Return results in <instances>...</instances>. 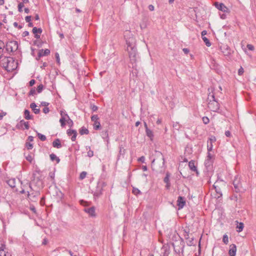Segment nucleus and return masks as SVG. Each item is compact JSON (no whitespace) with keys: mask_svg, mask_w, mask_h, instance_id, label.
<instances>
[{"mask_svg":"<svg viewBox=\"0 0 256 256\" xmlns=\"http://www.w3.org/2000/svg\"><path fill=\"white\" fill-rule=\"evenodd\" d=\"M126 42L130 62L134 68L136 66V62L138 58L136 48V40L133 37H131L126 39Z\"/></svg>","mask_w":256,"mask_h":256,"instance_id":"nucleus-1","label":"nucleus"},{"mask_svg":"<svg viewBox=\"0 0 256 256\" xmlns=\"http://www.w3.org/2000/svg\"><path fill=\"white\" fill-rule=\"evenodd\" d=\"M2 66L8 71L12 72L16 69V63L12 58L4 57L2 60Z\"/></svg>","mask_w":256,"mask_h":256,"instance_id":"nucleus-2","label":"nucleus"},{"mask_svg":"<svg viewBox=\"0 0 256 256\" xmlns=\"http://www.w3.org/2000/svg\"><path fill=\"white\" fill-rule=\"evenodd\" d=\"M226 182L222 180H218L213 185V188L215 190L216 194L215 198H221L222 196V192L221 190V188L222 186H225Z\"/></svg>","mask_w":256,"mask_h":256,"instance_id":"nucleus-3","label":"nucleus"},{"mask_svg":"<svg viewBox=\"0 0 256 256\" xmlns=\"http://www.w3.org/2000/svg\"><path fill=\"white\" fill-rule=\"evenodd\" d=\"M232 184L234 186V191L236 192H240L243 190L240 178L238 175L235 176Z\"/></svg>","mask_w":256,"mask_h":256,"instance_id":"nucleus-4","label":"nucleus"},{"mask_svg":"<svg viewBox=\"0 0 256 256\" xmlns=\"http://www.w3.org/2000/svg\"><path fill=\"white\" fill-rule=\"evenodd\" d=\"M18 48V44L16 41L11 40L6 44V50L8 52L16 51Z\"/></svg>","mask_w":256,"mask_h":256,"instance_id":"nucleus-5","label":"nucleus"},{"mask_svg":"<svg viewBox=\"0 0 256 256\" xmlns=\"http://www.w3.org/2000/svg\"><path fill=\"white\" fill-rule=\"evenodd\" d=\"M208 108L210 110L217 112L220 108V104L217 100H212L208 102Z\"/></svg>","mask_w":256,"mask_h":256,"instance_id":"nucleus-6","label":"nucleus"},{"mask_svg":"<svg viewBox=\"0 0 256 256\" xmlns=\"http://www.w3.org/2000/svg\"><path fill=\"white\" fill-rule=\"evenodd\" d=\"M214 6L218 10L224 12L229 13L230 12V10L223 3L215 2Z\"/></svg>","mask_w":256,"mask_h":256,"instance_id":"nucleus-7","label":"nucleus"},{"mask_svg":"<svg viewBox=\"0 0 256 256\" xmlns=\"http://www.w3.org/2000/svg\"><path fill=\"white\" fill-rule=\"evenodd\" d=\"M221 52L225 56H229L231 54V50L230 48L226 44H222L220 48Z\"/></svg>","mask_w":256,"mask_h":256,"instance_id":"nucleus-8","label":"nucleus"},{"mask_svg":"<svg viewBox=\"0 0 256 256\" xmlns=\"http://www.w3.org/2000/svg\"><path fill=\"white\" fill-rule=\"evenodd\" d=\"M102 186L100 183L98 184L96 189L94 193V198H98L102 194L103 190Z\"/></svg>","mask_w":256,"mask_h":256,"instance_id":"nucleus-9","label":"nucleus"},{"mask_svg":"<svg viewBox=\"0 0 256 256\" xmlns=\"http://www.w3.org/2000/svg\"><path fill=\"white\" fill-rule=\"evenodd\" d=\"M60 114L61 118L60 120V122L61 124V126L64 127L66 125L65 122L66 120V118H68L69 116L66 112L63 110H61Z\"/></svg>","mask_w":256,"mask_h":256,"instance_id":"nucleus-10","label":"nucleus"},{"mask_svg":"<svg viewBox=\"0 0 256 256\" xmlns=\"http://www.w3.org/2000/svg\"><path fill=\"white\" fill-rule=\"evenodd\" d=\"M185 204L186 201L184 198L181 196H179L177 200V204L178 206V209L180 210L183 208V207L185 205Z\"/></svg>","mask_w":256,"mask_h":256,"instance_id":"nucleus-11","label":"nucleus"},{"mask_svg":"<svg viewBox=\"0 0 256 256\" xmlns=\"http://www.w3.org/2000/svg\"><path fill=\"white\" fill-rule=\"evenodd\" d=\"M33 34H34V37L38 39L40 38V35L42 32V30L41 28H37L36 27H34L32 30Z\"/></svg>","mask_w":256,"mask_h":256,"instance_id":"nucleus-12","label":"nucleus"},{"mask_svg":"<svg viewBox=\"0 0 256 256\" xmlns=\"http://www.w3.org/2000/svg\"><path fill=\"white\" fill-rule=\"evenodd\" d=\"M40 194L39 192H33L30 194L29 191H28V198H29L31 200L35 201L36 200V196Z\"/></svg>","mask_w":256,"mask_h":256,"instance_id":"nucleus-13","label":"nucleus"},{"mask_svg":"<svg viewBox=\"0 0 256 256\" xmlns=\"http://www.w3.org/2000/svg\"><path fill=\"white\" fill-rule=\"evenodd\" d=\"M170 174L169 172H167L166 173V176L164 179V182L166 184V190H169L170 186Z\"/></svg>","mask_w":256,"mask_h":256,"instance_id":"nucleus-14","label":"nucleus"},{"mask_svg":"<svg viewBox=\"0 0 256 256\" xmlns=\"http://www.w3.org/2000/svg\"><path fill=\"white\" fill-rule=\"evenodd\" d=\"M236 252V246L234 244H232L230 246L228 254L230 256H235Z\"/></svg>","mask_w":256,"mask_h":256,"instance_id":"nucleus-15","label":"nucleus"},{"mask_svg":"<svg viewBox=\"0 0 256 256\" xmlns=\"http://www.w3.org/2000/svg\"><path fill=\"white\" fill-rule=\"evenodd\" d=\"M184 237L186 240V242L188 246H192V240L190 239L188 232L186 230H184Z\"/></svg>","mask_w":256,"mask_h":256,"instance_id":"nucleus-16","label":"nucleus"},{"mask_svg":"<svg viewBox=\"0 0 256 256\" xmlns=\"http://www.w3.org/2000/svg\"><path fill=\"white\" fill-rule=\"evenodd\" d=\"M50 54V50L48 49H46L44 50L43 49H42V50H40L38 54V56L39 57H42V56H48Z\"/></svg>","mask_w":256,"mask_h":256,"instance_id":"nucleus-17","label":"nucleus"},{"mask_svg":"<svg viewBox=\"0 0 256 256\" xmlns=\"http://www.w3.org/2000/svg\"><path fill=\"white\" fill-rule=\"evenodd\" d=\"M20 126L23 129L28 130L29 128V123L28 122H25L24 120L20 121L19 124Z\"/></svg>","mask_w":256,"mask_h":256,"instance_id":"nucleus-18","label":"nucleus"},{"mask_svg":"<svg viewBox=\"0 0 256 256\" xmlns=\"http://www.w3.org/2000/svg\"><path fill=\"white\" fill-rule=\"evenodd\" d=\"M86 212L91 216H95V208L94 207H91L85 209Z\"/></svg>","mask_w":256,"mask_h":256,"instance_id":"nucleus-19","label":"nucleus"},{"mask_svg":"<svg viewBox=\"0 0 256 256\" xmlns=\"http://www.w3.org/2000/svg\"><path fill=\"white\" fill-rule=\"evenodd\" d=\"M52 146L54 148H62V145L60 143V140L59 138L56 139L52 142Z\"/></svg>","mask_w":256,"mask_h":256,"instance_id":"nucleus-20","label":"nucleus"},{"mask_svg":"<svg viewBox=\"0 0 256 256\" xmlns=\"http://www.w3.org/2000/svg\"><path fill=\"white\" fill-rule=\"evenodd\" d=\"M36 105L35 102H32L30 104V108L32 109L34 112L36 114H38L40 112V108H36Z\"/></svg>","mask_w":256,"mask_h":256,"instance_id":"nucleus-21","label":"nucleus"},{"mask_svg":"<svg viewBox=\"0 0 256 256\" xmlns=\"http://www.w3.org/2000/svg\"><path fill=\"white\" fill-rule=\"evenodd\" d=\"M236 224H237L236 227V228H237L236 231L238 232L242 231L244 228V224L242 222H238L237 220L236 221Z\"/></svg>","mask_w":256,"mask_h":256,"instance_id":"nucleus-22","label":"nucleus"},{"mask_svg":"<svg viewBox=\"0 0 256 256\" xmlns=\"http://www.w3.org/2000/svg\"><path fill=\"white\" fill-rule=\"evenodd\" d=\"M172 246L174 252L177 254H180V252H183V246H178L175 244H172Z\"/></svg>","mask_w":256,"mask_h":256,"instance_id":"nucleus-23","label":"nucleus"},{"mask_svg":"<svg viewBox=\"0 0 256 256\" xmlns=\"http://www.w3.org/2000/svg\"><path fill=\"white\" fill-rule=\"evenodd\" d=\"M20 184H21V186H22V188H25V186H26V185H28L29 188H30V189L31 190H32V187L31 186V184H30V183L29 182L28 180H26L25 182H22V181H20Z\"/></svg>","mask_w":256,"mask_h":256,"instance_id":"nucleus-24","label":"nucleus"},{"mask_svg":"<svg viewBox=\"0 0 256 256\" xmlns=\"http://www.w3.org/2000/svg\"><path fill=\"white\" fill-rule=\"evenodd\" d=\"M208 102H210L212 100H216V98H215L214 94L212 92L209 93L208 97Z\"/></svg>","mask_w":256,"mask_h":256,"instance_id":"nucleus-25","label":"nucleus"},{"mask_svg":"<svg viewBox=\"0 0 256 256\" xmlns=\"http://www.w3.org/2000/svg\"><path fill=\"white\" fill-rule=\"evenodd\" d=\"M24 118L26 120H31L32 119V116L30 115V112L28 110H25L24 112Z\"/></svg>","mask_w":256,"mask_h":256,"instance_id":"nucleus-26","label":"nucleus"},{"mask_svg":"<svg viewBox=\"0 0 256 256\" xmlns=\"http://www.w3.org/2000/svg\"><path fill=\"white\" fill-rule=\"evenodd\" d=\"M6 48V45L3 41L0 40V58H2L4 48Z\"/></svg>","mask_w":256,"mask_h":256,"instance_id":"nucleus-27","label":"nucleus"},{"mask_svg":"<svg viewBox=\"0 0 256 256\" xmlns=\"http://www.w3.org/2000/svg\"><path fill=\"white\" fill-rule=\"evenodd\" d=\"M50 158L51 160L54 161L56 160L57 163H58L60 161V158L56 156L54 154H52L50 156Z\"/></svg>","mask_w":256,"mask_h":256,"instance_id":"nucleus-28","label":"nucleus"},{"mask_svg":"<svg viewBox=\"0 0 256 256\" xmlns=\"http://www.w3.org/2000/svg\"><path fill=\"white\" fill-rule=\"evenodd\" d=\"M16 180L15 179H10L9 180L7 183L8 184L9 186H10L11 188H14L16 186Z\"/></svg>","mask_w":256,"mask_h":256,"instance_id":"nucleus-29","label":"nucleus"},{"mask_svg":"<svg viewBox=\"0 0 256 256\" xmlns=\"http://www.w3.org/2000/svg\"><path fill=\"white\" fill-rule=\"evenodd\" d=\"M88 130L85 127L83 126L80 130V133L81 135L88 134Z\"/></svg>","mask_w":256,"mask_h":256,"instance_id":"nucleus-30","label":"nucleus"},{"mask_svg":"<svg viewBox=\"0 0 256 256\" xmlns=\"http://www.w3.org/2000/svg\"><path fill=\"white\" fill-rule=\"evenodd\" d=\"M146 135L148 137H149L150 139H152V138L154 136L153 132H152L148 128H146Z\"/></svg>","mask_w":256,"mask_h":256,"instance_id":"nucleus-31","label":"nucleus"},{"mask_svg":"<svg viewBox=\"0 0 256 256\" xmlns=\"http://www.w3.org/2000/svg\"><path fill=\"white\" fill-rule=\"evenodd\" d=\"M132 192L136 196H138L142 194L140 190L136 188H133Z\"/></svg>","mask_w":256,"mask_h":256,"instance_id":"nucleus-32","label":"nucleus"},{"mask_svg":"<svg viewBox=\"0 0 256 256\" xmlns=\"http://www.w3.org/2000/svg\"><path fill=\"white\" fill-rule=\"evenodd\" d=\"M202 39L207 46L210 47L211 46L210 42L209 40L206 37V36L203 37V38H202Z\"/></svg>","mask_w":256,"mask_h":256,"instance_id":"nucleus-33","label":"nucleus"},{"mask_svg":"<svg viewBox=\"0 0 256 256\" xmlns=\"http://www.w3.org/2000/svg\"><path fill=\"white\" fill-rule=\"evenodd\" d=\"M36 134H37V136H38V138L42 140V141H45L46 139V136L40 134V133H39L38 132H36Z\"/></svg>","mask_w":256,"mask_h":256,"instance_id":"nucleus-34","label":"nucleus"},{"mask_svg":"<svg viewBox=\"0 0 256 256\" xmlns=\"http://www.w3.org/2000/svg\"><path fill=\"white\" fill-rule=\"evenodd\" d=\"M25 146L28 150H32L33 148V144L28 142H26Z\"/></svg>","mask_w":256,"mask_h":256,"instance_id":"nucleus-35","label":"nucleus"},{"mask_svg":"<svg viewBox=\"0 0 256 256\" xmlns=\"http://www.w3.org/2000/svg\"><path fill=\"white\" fill-rule=\"evenodd\" d=\"M86 149L87 150L88 149H90V146H86ZM87 155L90 158L94 156V152L90 150H89L87 152Z\"/></svg>","mask_w":256,"mask_h":256,"instance_id":"nucleus-36","label":"nucleus"},{"mask_svg":"<svg viewBox=\"0 0 256 256\" xmlns=\"http://www.w3.org/2000/svg\"><path fill=\"white\" fill-rule=\"evenodd\" d=\"M222 242L226 244H228V235L226 234H224L223 236Z\"/></svg>","mask_w":256,"mask_h":256,"instance_id":"nucleus-37","label":"nucleus"},{"mask_svg":"<svg viewBox=\"0 0 256 256\" xmlns=\"http://www.w3.org/2000/svg\"><path fill=\"white\" fill-rule=\"evenodd\" d=\"M212 162H213V160H208V159L206 158V160H205V162H204L205 166H211L212 164Z\"/></svg>","mask_w":256,"mask_h":256,"instance_id":"nucleus-38","label":"nucleus"},{"mask_svg":"<svg viewBox=\"0 0 256 256\" xmlns=\"http://www.w3.org/2000/svg\"><path fill=\"white\" fill-rule=\"evenodd\" d=\"M216 141V138L214 136H212L210 138H208V142H209L210 144H212L214 142H215Z\"/></svg>","mask_w":256,"mask_h":256,"instance_id":"nucleus-39","label":"nucleus"},{"mask_svg":"<svg viewBox=\"0 0 256 256\" xmlns=\"http://www.w3.org/2000/svg\"><path fill=\"white\" fill-rule=\"evenodd\" d=\"M100 124L99 122H94V128L96 130H98L100 128Z\"/></svg>","mask_w":256,"mask_h":256,"instance_id":"nucleus-40","label":"nucleus"},{"mask_svg":"<svg viewBox=\"0 0 256 256\" xmlns=\"http://www.w3.org/2000/svg\"><path fill=\"white\" fill-rule=\"evenodd\" d=\"M72 132H73V135L71 138V140L72 142H74L76 140V137L77 136V132L76 130H72Z\"/></svg>","mask_w":256,"mask_h":256,"instance_id":"nucleus-41","label":"nucleus"},{"mask_svg":"<svg viewBox=\"0 0 256 256\" xmlns=\"http://www.w3.org/2000/svg\"><path fill=\"white\" fill-rule=\"evenodd\" d=\"M0 256H9V254H6L4 249L0 248Z\"/></svg>","mask_w":256,"mask_h":256,"instance_id":"nucleus-42","label":"nucleus"},{"mask_svg":"<svg viewBox=\"0 0 256 256\" xmlns=\"http://www.w3.org/2000/svg\"><path fill=\"white\" fill-rule=\"evenodd\" d=\"M43 88H44L43 84H40V85H38L36 88V91H37L38 93H40L42 92Z\"/></svg>","mask_w":256,"mask_h":256,"instance_id":"nucleus-43","label":"nucleus"},{"mask_svg":"<svg viewBox=\"0 0 256 256\" xmlns=\"http://www.w3.org/2000/svg\"><path fill=\"white\" fill-rule=\"evenodd\" d=\"M36 90H35V88H32L28 93V96H34L36 94Z\"/></svg>","mask_w":256,"mask_h":256,"instance_id":"nucleus-44","label":"nucleus"},{"mask_svg":"<svg viewBox=\"0 0 256 256\" xmlns=\"http://www.w3.org/2000/svg\"><path fill=\"white\" fill-rule=\"evenodd\" d=\"M204 124H206L210 122V120L207 116H204L202 118Z\"/></svg>","mask_w":256,"mask_h":256,"instance_id":"nucleus-45","label":"nucleus"},{"mask_svg":"<svg viewBox=\"0 0 256 256\" xmlns=\"http://www.w3.org/2000/svg\"><path fill=\"white\" fill-rule=\"evenodd\" d=\"M86 174L87 173L86 172H82L80 175V179L83 180L84 178L86 176Z\"/></svg>","mask_w":256,"mask_h":256,"instance_id":"nucleus-46","label":"nucleus"},{"mask_svg":"<svg viewBox=\"0 0 256 256\" xmlns=\"http://www.w3.org/2000/svg\"><path fill=\"white\" fill-rule=\"evenodd\" d=\"M212 148H213L212 144L208 142V144H207L208 152H211L212 150Z\"/></svg>","mask_w":256,"mask_h":256,"instance_id":"nucleus-47","label":"nucleus"},{"mask_svg":"<svg viewBox=\"0 0 256 256\" xmlns=\"http://www.w3.org/2000/svg\"><path fill=\"white\" fill-rule=\"evenodd\" d=\"M91 120L92 122H98V115H93L92 117H91Z\"/></svg>","mask_w":256,"mask_h":256,"instance_id":"nucleus-48","label":"nucleus"},{"mask_svg":"<svg viewBox=\"0 0 256 256\" xmlns=\"http://www.w3.org/2000/svg\"><path fill=\"white\" fill-rule=\"evenodd\" d=\"M207 158L208 160H214V155L210 153V152H208Z\"/></svg>","mask_w":256,"mask_h":256,"instance_id":"nucleus-49","label":"nucleus"},{"mask_svg":"<svg viewBox=\"0 0 256 256\" xmlns=\"http://www.w3.org/2000/svg\"><path fill=\"white\" fill-rule=\"evenodd\" d=\"M55 56L56 58V62L58 64V65H60V58L59 54L58 52L56 53Z\"/></svg>","mask_w":256,"mask_h":256,"instance_id":"nucleus-50","label":"nucleus"},{"mask_svg":"<svg viewBox=\"0 0 256 256\" xmlns=\"http://www.w3.org/2000/svg\"><path fill=\"white\" fill-rule=\"evenodd\" d=\"M24 6V4L23 3L20 2L18 5V10L20 12H22V8Z\"/></svg>","mask_w":256,"mask_h":256,"instance_id":"nucleus-51","label":"nucleus"},{"mask_svg":"<svg viewBox=\"0 0 256 256\" xmlns=\"http://www.w3.org/2000/svg\"><path fill=\"white\" fill-rule=\"evenodd\" d=\"M244 72V68L241 66L238 70V74L242 76Z\"/></svg>","mask_w":256,"mask_h":256,"instance_id":"nucleus-52","label":"nucleus"},{"mask_svg":"<svg viewBox=\"0 0 256 256\" xmlns=\"http://www.w3.org/2000/svg\"><path fill=\"white\" fill-rule=\"evenodd\" d=\"M193 172H196V175L197 176H198L199 172H198V170H197V168L196 167V166H194V163H193Z\"/></svg>","mask_w":256,"mask_h":256,"instance_id":"nucleus-53","label":"nucleus"},{"mask_svg":"<svg viewBox=\"0 0 256 256\" xmlns=\"http://www.w3.org/2000/svg\"><path fill=\"white\" fill-rule=\"evenodd\" d=\"M26 159L27 160L31 162L33 160V158L31 155L28 154L26 156Z\"/></svg>","mask_w":256,"mask_h":256,"instance_id":"nucleus-54","label":"nucleus"},{"mask_svg":"<svg viewBox=\"0 0 256 256\" xmlns=\"http://www.w3.org/2000/svg\"><path fill=\"white\" fill-rule=\"evenodd\" d=\"M246 47L250 50H254V46L250 44H248Z\"/></svg>","mask_w":256,"mask_h":256,"instance_id":"nucleus-55","label":"nucleus"},{"mask_svg":"<svg viewBox=\"0 0 256 256\" xmlns=\"http://www.w3.org/2000/svg\"><path fill=\"white\" fill-rule=\"evenodd\" d=\"M173 127L177 130H178L180 128V126L178 123L174 124Z\"/></svg>","mask_w":256,"mask_h":256,"instance_id":"nucleus-56","label":"nucleus"},{"mask_svg":"<svg viewBox=\"0 0 256 256\" xmlns=\"http://www.w3.org/2000/svg\"><path fill=\"white\" fill-rule=\"evenodd\" d=\"M31 19H32V16H26L25 18V20H26V22H30V21H31Z\"/></svg>","mask_w":256,"mask_h":256,"instance_id":"nucleus-57","label":"nucleus"},{"mask_svg":"<svg viewBox=\"0 0 256 256\" xmlns=\"http://www.w3.org/2000/svg\"><path fill=\"white\" fill-rule=\"evenodd\" d=\"M34 141V137L32 136H28L26 142H32Z\"/></svg>","mask_w":256,"mask_h":256,"instance_id":"nucleus-58","label":"nucleus"},{"mask_svg":"<svg viewBox=\"0 0 256 256\" xmlns=\"http://www.w3.org/2000/svg\"><path fill=\"white\" fill-rule=\"evenodd\" d=\"M145 158L144 156H142L138 159V161L142 163L144 162Z\"/></svg>","mask_w":256,"mask_h":256,"instance_id":"nucleus-59","label":"nucleus"},{"mask_svg":"<svg viewBox=\"0 0 256 256\" xmlns=\"http://www.w3.org/2000/svg\"><path fill=\"white\" fill-rule=\"evenodd\" d=\"M50 112L49 108L48 107H45L43 109V112L44 114H48Z\"/></svg>","mask_w":256,"mask_h":256,"instance_id":"nucleus-60","label":"nucleus"},{"mask_svg":"<svg viewBox=\"0 0 256 256\" xmlns=\"http://www.w3.org/2000/svg\"><path fill=\"white\" fill-rule=\"evenodd\" d=\"M225 135L227 137H230L231 136V132L229 130H226L225 132Z\"/></svg>","mask_w":256,"mask_h":256,"instance_id":"nucleus-61","label":"nucleus"},{"mask_svg":"<svg viewBox=\"0 0 256 256\" xmlns=\"http://www.w3.org/2000/svg\"><path fill=\"white\" fill-rule=\"evenodd\" d=\"M36 83V80H31L29 82V84L30 86H32Z\"/></svg>","mask_w":256,"mask_h":256,"instance_id":"nucleus-62","label":"nucleus"},{"mask_svg":"<svg viewBox=\"0 0 256 256\" xmlns=\"http://www.w3.org/2000/svg\"><path fill=\"white\" fill-rule=\"evenodd\" d=\"M230 199L232 200H234L235 201H236L238 200V196L236 194H234L232 196L230 197Z\"/></svg>","mask_w":256,"mask_h":256,"instance_id":"nucleus-63","label":"nucleus"},{"mask_svg":"<svg viewBox=\"0 0 256 256\" xmlns=\"http://www.w3.org/2000/svg\"><path fill=\"white\" fill-rule=\"evenodd\" d=\"M220 18L222 20H224L226 18V14H220Z\"/></svg>","mask_w":256,"mask_h":256,"instance_id":"nucleus-64","label":"nucleus"}]
</instances>
